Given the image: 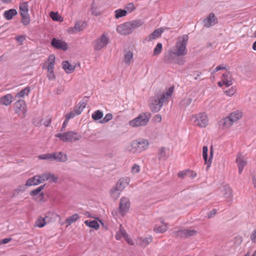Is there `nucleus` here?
Wrapping results in <instances>:
<instances>
[{
	"label": "nucleus",
	"instance_id": "obj_1",
	"mask_svg": "<svg viewBox=\"0 0 256 256\" xmlns=\"http://www.w3.org/2000/svg\"><path fill=\"white\" fill-rule=\"evenodd\" d=\"M188 39L187 35L182 36L178 38L174 46L171 48L164 56V60L166 63H172L177 58L186 54Z\"/></svg>",
	"mask_w": 256,
	"mask_h": 256
},
{
	"label": "nucleus",
	"instance_id": "obj_2",
	"mask_svg": "<svg viewBox=\"0 0 256 256\" xmlns=\"http://www.w3.org/2000/svg\"><path fill=\"white\" fill-rule=\"evenodd\" d=\"M174 92V88H169L166 91L162 94H156L150 99V106L152 112H158L162 108L163 104L168 103L170 97Z\"/></svg>",
	"mask_w": 256,
	"mask_h": 256
},
{
	"label": "nucleus",
	"instance_id": "obj_3",
	"mask_svg": "<svg viewBox=\"0 0 256 256\" xmlns=\"http://www.w3.org/2000/svg\"><path fill=\"white\" fill-rule=\"evenodd\" d=\"M151 118L150 112H142L138 116L129 122V124L132 127H139L146 126Z\"/></svg>",
	"mask_w": 256,
	"mask_h": 256
},
{
	"label": "nucleus",
	"instance_id": "obj_4",
	"mask_svg": "<svg viewBox=\"0 0 256 256\" xmlns=\"http://www.w3.org/2000/svg\"><path fill=\"white\" fill-rule=\"evenodd\" d=\"M55 136L64 142H72L78 140L81 138V136L74 131L57 134H55Z\"/></svg>",
	"mask_w": 256,
	"mask_h": 256
},
{
	"label": "nucleus",
	"instance_id": "obj_5",
	"mask_svg": "<svg viewBox=\"0 0 256 256\" xmlns=\"http://www.w3.org/2000/svg\"><path fill=\"white\" fill-rule=\"evenodd\" d=\"M192 120L195 126L200 128H206L208 124V118L204 112H200L192 116Z\"/></svg>",
	"mask_w": 256,
	"mask_h": 256
},
{
	"label": "nucleus",
	"instance_id": "obj_6",
	"mask_svg": "<svg viewBox=\"0 0 256 256\" xmlns=\"http://www.w3.org/2000/svg\"><path fill=\"white\" fill-rule=\"evenodd\" d=\"M148 145V142L146 140H135L128 147V150L132 153L140 152L146 150Z\"/></svg>",
	"mask_w": 256,
	"mask_h": 256
},
{
	"label": "nucleus",
	"instance_id": "obj_7",
	"mask_svg": "<svg viewBox=\"0 0 256 256\" xmlns=\"http://www.w3.org/2000/svg\"><path fill=\"white\" fill-rule=\"evenodd\" d=\"M28 3L22 2L20 4V13L22 16L21 22L24 26H28L30 22V18L28 14Z\"/></svg>",
	"mask_w": 256,
	"mask_h": 256
},
{
	"label": "nucleus",
	"instance_id": "obj_8",
	"mask_svg": "<svg viewBox=\"0 0 256 256\" xmlns=\"http://www.w3.org/2000/svg\"><path fill=\"white\" fill-rule=\"evenodd\" d=\"M109 42L107 34H103L93 42V46L96 50H100L106 47Z\"/></svg>",
	"mask_w": 256,
	"mask_h": 256
},
{
	"label": "nucleus",
	"instance_id": "obj_9",
	"mask_svg": "<svg viewBox=\"0 0 256 256\" xmlns=\"http://www.w3.org/2000/svg\"><path fill=\"white\" fill-rule=\"evenodd\" d=\"M15 112L22 118L25 116L26 112V106L25 102L20 100L14 103Z\"/></svg>",
	"mask_w": 256,
	"mask_h": 256
},
{
	"label": "nucleus",
	"instance_id": "obj_10",
	"mask_svg": "<svg viewBox=\"0 0 256 256\" xmlns=\"http://www.w3.org/2000/svg\"><path fill=\"white\" fill-rule=\"evenodd\" d=\"M168 228V224L164 222L162 218H160L154 226L153 230L157 234H164Z\"/></svg>",
	"mask_w": 256,
	"mask_h": 256
},
{
	"label": "nucleus",
	"instance_id": "obj_11",
	"mask_svg": "<svg viewBox=\"0 0 256 256\" xmlns=\"http://www.w3.org/2000/svg\"><path fill=\"white\" fill-rule=\"evenodd\" d=\"M198 234V231L192 228L178 230L176 232V236L180 238H188L195 236Z\"/></svg>",
	"mask_w": 256,
	"mask_h": 256
},
{
	"label": "nucleus",
	"instance_id": "obj_12",
	"mask_svg": "<svg viewBox=\"0 0 256 256\" xmlns=\"http://www.w3.org/2000/svg\"><path fill=\"white\" fill-rule=\"evenodd\" d=\"M208 148L207 146H204L202 148V156L204 160V164L206 165V170L210 168L212 163V160L214 156V150L212 146L210 147L209 158H208Z\"/></svg>",
	"mask_w": 256,
	"mask_h": 256
},
{
	"label": "nucleus",
	"instance_id": "obj_13",
	"mask_svg": "<svg viewBox=\"0 0 256 256\" xmlns=\"http://www.w3.org/2000/svg\"><path fill=\"white\" fill-rule=\"evenodd\" d=\"M116 31L120 34L124 36L132 32L128 22H126L118 26L116 28Z\"/></svg>",
	"mask_w": 256,
	"mask_h": 256
},
{
	"label": "nucleus",
	"instance_id": "obj_14",
	"mask_svg": "<svg viewBox=\"0 0 256 256\" xmlns=\"http://www.w3.org/2000/svg\"><path fill=\"white\" fill-rule=\"evenodd\" d=\"M129 200L126 198H122L120 200V213L121 216H124L125 214L128 211L130 208Z\"/></svg>",
	"mask_w": 256,
	"mask_h": 256
},
{
	"label": "nucleus",
	"instance_id": "obj_15",
	"mask_svg": "<svg viewBox=\"0 0 256 256\" xmlns=\"http://www.w3.org/2000/svg\"><path fill=\"white\" fill-rule=\"evenodd\" d=\"M52 46L57 49H60L63 50H66L68 49V45L64 41L53 38L51 42Z\"/></svg>",
	"mask_w": 256,
	"mask_h": 256
},
{
	"label": "nucleus",
	"instance_id": "obj_16",
	"mask_svg": "<svg viewBox=\"0 0 256 256\" xmlns=\"http://www.w3.org/2000/svg\"><path fill=\"white\" fill-rule=\"evenodd\" d=\"M55 64V56L50 54L48 57L46 61L44 64L42 68H46L47 70H54Z\"/></svg>",
	"mask_w": 256,
	"mask_h": 256
},
{
	"label": "nucleus",
	"instance_id": "obj_17",
	"mask_svg": "<svg viewBox=\"0 0 256 256\" xmlns=\"http://www.w3.org/2000/svg\"><path fill=\"white\" fill-rule=\"evenodd\" d=\"M217 22L218 20L214 13H210L204 20V26L207 28H209Z\"/></svg>",
	"mask_w": 256,
	"mask_h": 256
},
{
	"label": "nucleus",
	"instance_id": "obj_18",
	"mask_svg": "<svg viewBox=\"0 0 256 256\" xmlns=\"http://www.w3.org/2000/svg\"><path fill=\"white\" fill-rule=\"evenodd\" d=\"M14 100V98L11 94H6L0 98V104L6 106L10 105Z\"/></svg>",
	"mask_w": 256,
	"mask_h": 256
},
{
	"label": "nucleus",
	"instance_id": "obj_19",
	"mask_svg": "<svg viewBox=\"0 0 256 256\" xmlns=\"http://www.w3.org/2000/svg\"><path fill=\"white\" fill-rule=\"evenodd\" d=\"M220 194L228 201H231L232 197V189L229 186H226L221 190Z\"/></svg>",
	"mask_w": 256,
	"mask_h": 256
},
{
	"label": "nucleus",
	"instance_id": "obj_20",
	"mask_svg": "<svg viewBox=\"0 0 256 256\" xmlns=\"http://www.w3.org/2000/svg\"><path fill=\"white\" fill-rule=\"evenodd\" d=\"M130 182V178L128 177H124L120 178L116 184L117 188L122 190L126 186H127Z\"/></svg>",
	"mask_w": 256,
	"mask_h": 256
},
{
	"label": "nucleus",
	"instance_id": "obj_21",
	"mask_svg": "<svg viewBox=\"0 0 256 256\" xmlns=\"http://www.w3.org/2000/svg\"><path fill=\"white\" fill-rule=\"evenodd\" d=\"M236 161L238 168V172L240 174H241L246 164V162L241 155H238L237 156Z\"/></svg>",
	"mask_w": 256,
	"mask_h": 256
},
{
	"label": "nucleus",
	"instance_id": "obj_22",
	"mask_svg": "<svg viewBox=\"0 0 256 256\" xmlns=\"http://www.w3.org/2000/svg\"><path fill=\"white\" fill-rule=\"evenodd\" d=\"M222 81L223 84L227 87L232 84V80L230 72H226L222 74Z\"/></svg>",
	"mask_w": 256,
	"mask_h": 256
},
{
	"label": "nucleus",
	"instance_id": "obj_23",
	"mask_svg": "<svg viewBox=\"0 0 256 256\" xmlns=\"http://www.w3.org/2000/svg\"><path fill=\"white\" fill-rule=\"evenodd\" d=\"M38 176H40V180L42 181V183L49 180L51 182H56L58 180V178L50 173H45L38 175Z\"/></svg>",
	"mask_w": 256,
	"mask_h": 256
},
{
	"label": "nucleus",
	"instance_id": "obj_24",
	"mask_svg": "<svg viewBox=\"0 0 256 256\" xmlns=\"http://www.w3.org/2000/svg\"><path fill=\"white\" fill-rule=\"evenodd\" d=\"M163 32V30L162 29H157L155 30L152 33L146 37L144 39L146 42H149L152 40L158 37H160L162 34Z\"/></svg>",
	"mask_w": 256,
	"mask_h": 256
},
{
	"label": "nucleus",
	"instance_id": "obj_25",
	"mask_svg": "<svg viewBox=\"0 0 256 256\" xmlns=\"http://www.w3.org/2000/svg\"><path fill=\"white\" fill-rule=\"evenodd\" d=\"M152 241V238L151 236L149 237L142 238H139L137 240L138 244L143 248H146Z\"/></svg>",
	"mask_w": 256,
	"mask_h": 256
},
{
	"label": "nucleus",
	"instance_id": "obj_26",
	"mask_svg": "<svg viewBox=\"0 0 256 256\" xmlns=\"http://www.w3.org/2000/svg\"><path fill=\"white\" fill-rule=\"evenodd\" d=\"M243 116L242 111L236 110L231 112L228 116L230 118L234 123L240 120Z\"/></svg>",
	"mask_w": 256,
	"mask_h": 256
},
{
	"label": "nucleus",
	"instance_id": "obj_27",
	"mask_svg": "<svg viewBox=\"0 0 256 256\" xmlns=\"http://www.w3.org/2000/svg\"><path fill=\"white\" fill-rule=\"evenodd\" d=\"M42 183V181L40 180V176L38 175L35 176L32 178H29L26 183V186H32L38 185Z\"/></svg>",
	"mask_w": 256,
	"mask_h": 256
},
{
	"label": "nucleus",
	"instance_id": "obj_28",
	"mask_svg": "<svg viewBox=\"0 0 256 256\" xmlns=\"http://www.w3.org/2000/svg\"><path fill=\"white\" fill-rule=\"evenodd\" d=\"M134 54L131 51L124 52V62L126 65L130 66L133 62Z\"/></svg>",
	"mask_w": 256,
	"mask_h": 256
},
{
	"label": "nucleus",
	"instance_id": "obj_29",
	"mask_svg": "<svg viewBox=\"0 0 256 256\" xmlns=\"http://www.w3.org/2000/svg\"><path fill=\"white\" fill-rule=\"evenodd\" d=\"M53 160L60 162H64L67 160V156L66 154L61 152H54Z\"/></svg>",
	"mask_w": 256,
	"mask_h": 256
},
{
	"label": "nucleus",
	"instance_id": "obj_30",
	"mask_svg": "<svg viewBox=\"0 0 256 256\" xmlns=\"http://www.w3.org/2000/svg\"><path fill=\"white\" fill-rule=\"evenodd\" d=\"M62 68L68 73H72L75 70V66L70 64L68 61H64L62 64Z\"/></svg>",
	"mask_w": 256,
	"mask_h": 256
},
{
	"label": "nucleus",
	"instance_id": "obj_31",
	"mask_svg": "<svg viewBox=\"0 0 256 256\" xmlns=\"http://www.w3.org/2000/svg\"><path fill=\"white\" fill-rule=\"evenodd\" d=\"M221 123L222 128H230L234 122L228 116L221 120Z\"/></svg>",
	"mask_w": 256,
	"mask_h": 256
},
{
	"label": "nucleus",
	"instance_id": "obj_32",
	"mask_svg": "<svg viewBox=\"0 0 256 256\" xmlns=\"http://www.w3.org/2000/svg\"><path fill=\"white\" fill-rule=\"evenodd\" d=\"M86 25L84 22H78L75 24L74 26L71 28L70 30L72 32H80L83 30L86 27Z\"/></svg>",
	"mask_w": 256,
	"mask_h": 256
},
{
	"label": "nucleus",
	"instance_id": "obj_33",
	"mask_svg": "<svg viewBox=\"0 0 256 256\" xmlns=\"http://www.w3.org/2000/svg\"><path fill=\"white\" fill-rule=\"evenodd\" d=\"M126 234L127 233L126 232L125 230L124 229L122 225L120 224V229L118 231L116 232L115 237L117 240H120L122 238H124Z\"/></svg>",
	"mask_w": 256,
	"mask_h": 256
},
{
	"label": "nucleus",
	"instance_id": "obj_34",
	"mask_svg": "<svg viewBox=\"0 0 256 256\" xmlns=\"http://www.w3.org/2000/svg\"><path fill=\"white\" fill-rule=\"evenodd\" d=\"M122 190L119 189L118 188H117V186L116 185L112 188L110 190V194L111 196L114 199L116 200L120 195V192Z\"/></svg>",
	"mask_w": 256,
	"mask_h": 256
},
{
	"label": "nucleus",
	"instance_id": "obj_35",
	"mask_svg": "<svg viewBox=\"0 0 256 256\" xmlns=\"http://www.w3.org/2000/svg\"><path fill=\"white\" fill-rule=\"evenodd\" d=\"M85 224L90 227L93 228L96 230H98L100 228V225L96 220H86L84 221Z\"/></svg>",
	"mask_w": 256,
	"mask_h": 256
},
{
	"label": "nucleus",
	"instance_id": "obj_36",
	"mask_svg": "<svg viewBox=\"0 0 256 256\" xmlns=\"http://www.w3.org/2000/svg\"><path fill=\"white\" fill-rule=\"evenodd\" d=\"M16 14L17 12L16 10L10 9L4 12V16L6 20H11L13 16H16Z\"/></svg>",
	"mask_w": 256,
	"mask_h": 256
},
{
	"label": "nucleus",
	"instance_id": "obj_37",
	"mask_svg": "<svg viewBox=\"0 0 256 256\" xmlns=\"http://www.w3.org/2000/svg\"><path fill=\"white\" fill-rule=\"evenodd\" d=\"M80 218V216L78 214H75L73 215L68 217L66 220V222L68 226H70L72 223L78 220Z\"/></svg>",
	"mask_w": 256,
	"mask_h": 256
},
{
	"label": "nucleus",
	"instance_id": "obj_38",
	"mask_svg": "<svg viewBox=\"0 0 256 256\" xmlns=\"http://www.w3.org/2000/svg\"><path fill=\"white\" fill-rule=\"evenodd\" d=\"M128 22L130 23V27L132 32L135 28L140 26L143 24L142 21L139 20H133Z\"/></svg>",
	"mask_w": 256,
	"mask_h": 256
},
{
	"label": "nucleus",
	"instance_id": "obj_39",
	"mask_svg": "<svg viewBox=\"0 0 256 256\" xmlns=\"http://www.w3.org/2000/svg\"><path fill=\"white\" fill-rule=\"evenodd\" d=\"M30 92V87H26L24 90L20 91L16 95V98H22L26 96H28Z\"/></svg>",
	"mask_w": 256,
	"mask_h": 256
},
{
	"label": "nucleus",
	"instance_id": "obj_40",
	"mask_svg": "<svg viewBox=\"0 0 256 256\" xmlns=\"http://www.w3.org/2000/svg\"><path fill=\"white\" fill-rule=\"evenodd\" d=\"M50 17L54 21L62 22L63 18L58 14V12H52L50 14Z\"/></svg>",
	"mask_w": 256,
	"mask_h": 256
},
{
	"label": "nucleus",
	"instance_id": "obj_41",
	"mask_svg": "<svg viewBox=\"0 0 256 256\" xmlns=\"http://www.w3.org/2000/svg\"><path fill=\"white\" fill-rule=\"evenodd\" d=\"M86 104L84 102H80L78 106H76L74 110L76 112L78 115L80 114L84 110L85 108Z\"/></svg>",
	"mask_w": 256,
	"mask_h": 256
},
{
	"label": "nucleus",
	"instance_id": "obj_42",
	"mask_svg": "<svg viewBox=\"0 0 256 256\" xmlns=\"http://www.w3.org/2000/svg\"><path fill=\"white\" fill-rule=\"evenodd\" d=\"M46 218L42 217H40L36 222L34 226L38 228H42L46 224Z\"/></svg>",
	"mask_w": 256,
	"mask_h": 256
},
{
	"label": "nucleus",
	"instance_id": "obj_43",
	"mask_svg": "<svg viewBox=\"0 0 256 256\" xmlns=\"http://www.w3.org/2000/svg\"><path fill=\"white\" fill-rule=\"evenodd\" d=\"M115 18H120L124 16L127 14V11L124 10L118 9L115 10Z\"/></svg>",
	"mask_w": 256,
	"mask_h": 256
},
{
	"label": "nucleus",
	"instance_id": "obj_44",
	"mask_svg": "<svg viewBox=\"0 0 256 256\" xmlns=\"http://www.w3.org/2000/svg\"><path fill=\"white\" fill-rule=\"evenodd\" d=\"M103 116V113L100 110H98L94 112L92 114V118L95 120H97L102 118Z\"/></svg>",
	"mask_w": 256,
	"mask_h": 256
},
{
	"label": "nucleus",
	"instance_id": "obj_45",
	"mask_svg": "<svg viewBox=\"0 0 256 256\" xmlns=\"http://www.w3.org/2000/svg\"><path fill=\"white\" fill-rule=\"evenodd\" d=\"M54 152L40 155L38 158L40 160H53Z\"/></svg>",
	"mask_w": 256,
	"mask_h": 256
},
{
	"label": "nucleus",
	"instance_id": "obj_46",
	"mask_svg": "<svg viewBox=\"0 0 256 256\" xmlns=\"http://www.w3.org/2000/svg\"><path fill=\"white\" fill-rule=\"evenodd\" d=\"M162 45L161 43H158L155 48H154L153 54L158 56L162 52Z\"/></svg>",
	"mask_w": 256,
	"mask_h": 256
},
{
	"label": "nucleus",
	"instance_id": "obj_47",
	"mask_svg": "<svg viewBox=\"0 0 256 256\" xmlns=\"http://www.w3.org/2000/svg\"><path fill=\"white\" fill-rule=\"evenodd\" d=\"M236 90L234 87H231L228 90H225L224 92L226 96H232L236 94Z\"/></svg>",
	"mask_w": 256,
	"mask_h": 256
},
{
	"label": "nucleus",
	"instance_id": "obj_48",
	"mask_svg": "<svg viewBox=\"0 0 256 256\" xmlns=\"http://www.w3.org/2000/svg\"><path fill=\"white\" fill-rule=\"evenodd\" d=\"M44 186H41L37 188L36 189L32 190L30 194L32 196L38 195L44 189Z\"/></svg>",
	"mask_w": 256,
	"mask_h": 256
},
{
	"label": "nucleus",
	"instance_id": "obj_49",
	"mask_svg": "<svg viewBox=\"0 0 256 256\" xmlns=\"http://www.w3.org/2000/svg\"><path fill=\"white\" fill-rule=\"evenodd\" d=\"M140 166L137 164H134L132 168L131 172L133 174H137L140 172Z\"/></svg>",
	"mask_w": 256,
	"mask_h": 256
},
{
	"label": "nucleus",
	"instance_id": "obj_50",
	"mask_svg": "<svg viewBox=\"0 0 256 256\" xmlns=\"http://www.w3.org/2000/svg\"><path fill=\"white\" fill-rule=\"evenodd\" d=\"M112 118V115L111 114H107L105 117L100 121L102 124L108 122Z\"/></svg>",
	"mask_w": 256,
	"mask_h": 256
},
{
	"label": "nucleus",
	"instance_id": "obj_51",
	"mask_svg": "<svg viewBox=\"0 0 256 256\" xmlns=\"http://www.w3.org/2000/svg\"><path fill=\"white\" fill-rule=\"evenodd\" d=\"M78 115L74 110L71 111L66 114V118L70 120V118H74L76 116Z\"/></svg>",
	"mask_w": 256,
	"mask_h": 256
},
{
	"label": "nucleus",
	"instance_id": "obj_52",
	"mask_svg": "<svg viewBox=\"0 0 256 256\" xmlns=\"http://www.w3.org/2000/svg\"><path fill=\"white\" fill-rule=\"evenodd\" d=\"M47 76L49 80H54L56 79V76L54 70H48Z\"/></svg>",
	"mask_w": 256,
	"mask_h": 256
},
{
	"label": "nucleus",
	"instance_id": "obj_53",
	"mask_svg": "<svg viewBox=\"0 0 256 256\" xmlns=\"http://www.w3.org/2000/svg\"><path fill=\"white\" fill-rule=\"evenodd\" d=\"M126 8L127 9V10L128 12H132L134 11V10H135L136 7L134 4L130 3L127 4V6H126Z\"/></svg>",
	"mask_w": 256,
	"mask_h": 256
},
{
	"label": "nucleus",
	"instance_id": "obj_54",
	"mask_svg": "<svg viewBox=\"0 0 256 256\" xmlns=\"http://www.w3.org/2000/svg\"><path fill=\"white\" fill-rule=\"evenodd\" d=\"M16 40L20 44H22L23 42L26 40V36L23 35H19L16 37Z\"/></svg>",
	"mask_w": 256,
	"mask_h": 256
},
{
	"label": "nucleus",
	"instance_id": "obj_55",
	"mask_svg": "<svg viewBox=\"0 0 256 256\" xmlns=\"http://www.w3.org/2000/svg\"><path fill=\"white\" fill-rule=\"evenodd\" d=\"M51 120V118L50 117H46L43 122L44 125L46 127L49 126L50 124Z\"/></svg>",
	"mask_w": 256,
	"mask_h": 256
},
{
	"label": "nucleus",
	"instance_id": "obj_56",
	"mask_svg": "<svg viewBox=\"0 0 256 256\" xmlns=\"http://www.w3.org/2000/svg\"><path fill=\"white\" fill-rule=\"evenodd\" d=\"M217 212V210L216 209H213L212 210L210 211L208 214V218H210L214 217Z\"/></svg>",
	"mask_w": 256,
	"mask_h": 256
},
{
	"label": "nucleus",
	"instance_id": "obj_57",
	"mask_svg": "<svg viewBox=\"0 0 256 256\" xmlns=\"http://www.w3.org/2000/svg\"><path fill=\"white\" fill-rule=\"evenodd\" d=\"M187 176H190L192 178H194L196 176V173L192 170H187Z\"/></svg>",
	"mask_w": 256,
	"mask_h": 256
},
{
	"label": "nucleus",
	"instance_id": "obj_58",
	"mask_svg": "<svg viewBox=\"0 0 256 256\" xmlns=\"http://www.w3.org/2000/svg\"><path fill=\"white\" fill-rule=\"evenodd\" d=\"M125 240H126V242L129 244H130V245H133L134 244V243L133 242V241L131 239V238H130L128 234H126V236L124 238Z\"/></svg>",
	"mask_w": 256,
	"mask_h": 256
},
{
	"label": "nucleus",
	"instance_id": "obj_59",
	"mask_svg": "<svg viewBox=\"0 0 256 256\" xmlns=\"http://www.w3.org/2000/svg\"><path fill=\"white\" fill-rule=\"evenodd\" d=\"M187 174H188V172H187V170H186V171L180 172L178 173V176L180 178H184L185 176H187Z\"/></svg>",
	"mask_w": 256,
	"mask_h": 256
},
{
	"label": "nucleus",
	"instance_id": "obj_60",
	"mask_svg": "<svg viewBox=\"0 0 256 256\" xmlns=\"http://www.w3.org/2000/svg\"><path fill=\"white\" fill-rule=\"evenodd\" d=\"M165 149L164 148H160V149L159 156L160 158H162L165 156Z\"/></svg>",
	"mask_w": 256,
	"mask_h": 256
},
{
	"label": "nucleus",
	"instance_id": "obj_61",
	"mask_svg": "<svg viewBox=\"0 0 256 256\" xmlns=\"http://www.w3.org/2000/svg\"><path fill=\"white\" fill-rule=\"evenodd\" d=\"M154 121L156 122H160L162 120V116L160 114H156L154 118Z\"/></svg>",
	"mask_w": 256,
	"mask_h": 256
},
{
	"label": "nucleus",
	"instance_id": "obj_62",
	"mask_svg": "<svg viewBox=\"0 0 256 256\" xmlns=\"http://www.w3.org/2000/svg\"><path fill=\"white\" fill-rule=\"evenodd\" d=\"M191 102L192 100L190 98H186L182 102L183 103V105L187 106L190 104L191 103Z\"/></svg>",
	"mask_w": 256,
	"mask_h": 256
},
{
	"label": "nucleus",
	"instance_id": "obj_63",
	"mask_svg": "<svg viewBox=\"0 0 256 256\" xmlns=\"http://www.w3.org/2000/svg\"><path fill=\"white\" fill-rule=\"evenodd\" d=\"M68 120H69L66 118L65 120L63 122L62 126L61 128V131H64L65 130L66 128L68 122Z\"/></svg>",
	"mask_w": 256,
	"mask_h": 256
},
{
	"label": "nucleus",
	"instance_id": "obj_64",
	"mask_svg": "<svg viewBox=\"0 0 256 256\" xmlns=\"http://www.w3.org/2000/svg\"><path fill=\"white\" fill-rule=\"evenodd\" d=\"M225 69L226 67L224 66H218L216 68L215 70H214V72H216L218 70Z\"/></svg>",
	"mask_w": 256,
	"mask_h": 256
}]
</instances>
